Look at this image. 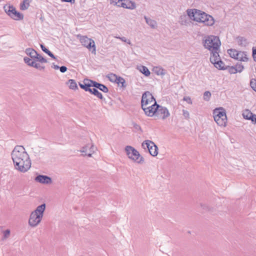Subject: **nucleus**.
Masks as SVG:
<instances>
[{
	"mask_svg": "<svg viewBox=\"0 0 256 256\" xmlns=\"http://www.w3.org/2000/svg\"><path fill=\"white\" fill-rule=\"evenodd\" d=\"M11 156L14 168L18 172L24 173L31 168V160L23 146H16L11 153Z\"/></svg>",
	"mask_w": 256,
	"mask_h": 256,
	"instance_id": "obj_1",
	"label": "nucleus"
},
{
	"mask_svg": "<svg viewBox=\"0 0 256 256\" xmlns=\"http://www.w3.org/2000/svg\"><path fill=\"white\" fill-rule=\"evenodd\" d=\"M186 12L190 18L194 21L202 23L207 26H212L214 23V18L212 16L200 10L188 9Z\"/></svg>",
	"mask_w": 256,
	"mask_h": 256,
	"instance_id": "obj_2",
	"label": "nucleus"
},
{
	"mask_svg": "<svg viewBox=\"0 0 256 256\" xmlns=\"http://www.w3.org/2000/svg\"><path fill=\"white\" fill-rule=\"evenodd\" d=\"M202 43L204 48L210 52V54L219 52L221 42L218 36L214 35L206 36L202 40Z\"/></svg>",
	"mask_w": 256,
	"mask_h": 256,
	"instance_id": "obj_3",
	"label": "nucleus"
},
{
	"mask_svg": "<svg viewBox=\"0 0 256 256\" xmlns=\"http://www.w3.org/2000/svg\"><path fill=\"white\" fill-rule=\"evenodd\" d=\"M45 209L46 204H43L30 213L28 222L29 226L35 228L38 225L42 219Z\"/></svg>",
	"mask_w": 256,
	"mask_h": 256,
	"instance_id": "obj_4",
	"label": "nucleus"
},
{
	"mask_svg": "<svg viewBox=\"0 0 256 256\" xmlns=\"http://www.w3.org/2000/svg\"><path fill=\"white\" fill-rule=\"evenodd\" d=\"M213 117L218 126L223 127L226 126L228 120L226 112L224 108L220 107L215 108L213 111Z\"/></svg>",
	"mask_w": 256,
	"mask_h": 256,
	"instance_id": "obj_5",
	"label": "nucleus"
},
{
	"mask_svg": "<svg viewBox=\"0 0 256 256\" xmlns=\"http://www.w3.org/2000/svg\"><path fill=\"white\" fill-rule=\"evenodd\" d=\"M124 150L128 157L134 162L139 164L144 162V158L134 147L127 146L125 147Z\"/></svg>",
	"mask_w": 256,
	"mask_h": 256,
	"instance_id": "obj_6",
	"label": "nucleus"
},
{
	"mask_svg": "<svg viewBox=\"0 0 256 256\" xmlns=\"http://www.w3.org/2000/svg\"><path fill=\"white\" fill-rule=\"evenodd\" d=\"M4 9L6 14L12 19L15 20H23L24 15L17 12L16 8L13 6L6 4L4 6Z\"/></svg>",
	"mask_w": 256,
	"mask_h": 256,
	"instance_id": "obj_7",
	"label": "nucleus"
},
{
	"mask_svg": "<svg viewBox=\"0 0 256 256\" xmlns=\"http://www.w3.org/2000/svg\"><path fill=\"white\" fill-rule=\"evenodd\" d=\"M228 53L232 58L235 60L242 62H247L248 60L246 52H244L231 48L228 50Z\"/></svg>",
	"mask_w": 256,
	"mask_h": 256,
	"instance_id": "obj_8",
	"label": "nucleus"
},
{
	"mask_svg": "<svg viewBox=\"0 0 256 256\" xmlns=\"http://www.w3.org/2000/svg\"><path fill=\"white\" fill-rule=\"evenodd\" d=\"M210 60L216 68L220 70H226V66L224 63L221 60L219 52H216L214 54H210Z\"/></svg>",
	"mask_w": 256,
	"mask_h": 256,
	"instance_id": "obj_9",
	"label": "nucleus"
},
{
	"mask_svg": "<svg viewBox=\"0 0 256 256\" xmlns=\"http://www.w3.org/2000/svg\"><path fill=\"white\" fill-rule=\"evenodd\" d=\"M142 146L144 150H148L152 156H157L158 148L153 142L150 140H146L142 142Z\"/></svg>",
	"mask_w": 256,
	"mask_h": 256,
	"instance_id": "obj_10",
	"label": "nucleus"
},
{
	"mask_svg": "<svg viewBox=\"0 0 256 256\" xmlns=\"http://www.w3.org/2000/svg\"><path fill=\"white\" fill-rule=\"evenodd\" d=\"M113 0V4L118 7H122L124 8L134 10L136 6L134 2L130 0Z\"/></svg>",
	"mask_w": 256,
	"mask_h": 256,
	"instance_id": "obj_11",
	"label": "nucleus"
},
{
	"mask_svg": "<svg viewBox=\"0 0 256 256\" xmlns=\"http://www.w3.org/2000/svg\"><path fill=\"white\" fill-rule=\"evenodd\" d=\"M78 36L80 37V41L82 46H86L90 50L92 48V52H96L95 44L92 40L88 38L86 36Z\"/></svg>",
	"mask_w": 256,
	"mask_h": 256,
	"instance_id": "obj_12",
	"label": "nucleus"
},
{
	"mask_svg": "<svg viewBox=\"0 0 256 256\" xmlns=\"http://www.w3.org/2000/svg\"><path fill=\"white\" fill-rule=\"evenodd\" d=\"M153 101L155 102L156 100L152 94L148 91L145 92L142 95L141 100V106L145 108L150 104Z\"/></svg>",
	"mask_w": 256,
	"mask_h": 256,
	"instance_id": "obj_13",
	"label": "nucleus"
},
{
	"mask_svg": "<svg viewBox=\"0 0 256 256\" xmlns=\"http://www.w3.org/2000/svg\"><path fill=\"white\" fill-rule=\"evenodd\" d=\"M158 110L156 113L155 116L159 117L160 118L165 120L170 116V113L168 109L164 106H160L158 104Z\"/></svg>",
	"mask_w": 256,
	"mask_h": 256,
	"instance_id": "obj_14",
	"label": "nucleus"
},
{
	"mask_svg": "<svg viewBox=\"0 0 256 256\" xmlns=\"http://www.w3.org/2000/svg\"><path fill=\"white\" fill-rule=\"evenodd\" d=\"M158 104L156 101L154 104L151 106H147L145 108H142V109L144 111L145 114L148 116H152L156 114V110H158Z\"/></svg>",
	"mask_w": 256,
	"mask_h": 256,
	"instance_id": "obj_15",
	"label": "nucleus"
},
{
	"mask_svg": "<svg viewBox=\"0 0 256 256\" xmlns=\"http://www.w3.org/2000/svg\"><path fill=\"white\" fill-rule=\"evenodd\" d=\"M35 180L42 184H50L52 182V178L47 176L38 175L35 178Z\"/></svg>",
	"mask_w": 256,
	"mask_h": 256,
	"instance_id": "obj_16",
	"label": "nucleus"
},
{
	"mask_svg": "<svg viewBox=\"0 0 256 256\" xmlns=\"http://www.w3.org/2000/svg\"><path fill=\"white\" fill-rule=\"evenodd\" d=\"M113 76L116 78L115 80H113V82L116 84L118 87L122 88V90L124 89L126 87L125 80L123 78L118 76L114 74H113Z\"/></svg>",
	"mask_w": 256,
	"mask_h": 256,
	"instance_id": "obj_17",
	"label": "nucleus"
},
{
	"mask_svg": "<svg viewBox=\"0 0 256 256\" xmlns=\"http://www.w3.org/2000/svg\"><path fill=\"white\" fill-rule=\"evenodd\" d=\"M89 82L91 83L92 86L94 87V88H98L104 92H107L108 91V88L103 84L98 83L92 80Z\"/></svg>",
	"mask_w": 256,
	"mask_h": 256,
	"instance_id": "obj_18",
	"label": "nucleus"
},
{
	"mask_svg": "<svg viewBox=\"0 0 256 256\" xmlns=\"http://www.w3.org/2000/svg\"><path fill=\"white\" fill-rule=\"evenodd\" d=\"M91 81L90 80L84 79L83 84L79 83L80 88L84 90L86 92H89L91 90L90 87L92 86L91 83L89 82Z\"/></svg>",
	"mask_w": 256,
	"mask_h": 256,
	"instance_id": "obj_19",
	"label": "nucleus"
},
{
	"mask_svg": "<svg viewBox=\"0 0 256 256\" xmlns=\"http://www.w3.org/2000/svg\"><path fill=\"white\" fill-rule=\"evenodd\" d=\"M236 40L238 44L242 46H246L248 44L247 40L243 36H238Z\"/></svg>",
	"mask_w": 256,
	"mask_h": 256,
	"instance_id": "obj_20",
	"label": "nucleus"
},
{
	"mask_svg": "<svg viewBox=\"0 0 256 256\" xmlns=\"http://www.w3.org/2000/svg\"><path fill=\"white\" fill-rule=\"evenodd\" d=\"M146 23L150 26L152 28H155L157 26L156 22L150 18H148L147 16H144V17Z\"/></svg>",
	"mask_w": 256,
	"mask_h": 256,
	"instance_id": "obj_21",
	"label": "nucleus"
},
{
	"mask_svg": "<svg viewBox=\"0 0 256 256\" xmlns=\"http://www.w3.org/2000/svg\"><path fill=\"white\" fill-rule=\"evenodd\" d=\"M155 74L158 76H164L166 74V70L160 66H156L154 68Z\"/></svg>",
	"mask_w": 256,
	"mask_h": 256,
	"instance_id": "obj_22",
	"label": "nucleus"
},
{
	"mask_svg": "<svg viewBox=\"0 0 256 256\" xmlns=\"http://www.w3.org/2000/svg\"><path fill=\"white\" fill-rule=\"evenodd\" d=\"M25 52L27 55L30 56L32 58H36V56L37 53L36 51L31 48H26Z\"/></svg>",
	"mask_w": 256,
	"mask_h": 256,
	"instance_id": "obj_23",
	"label": "nucleus"
},
{
	"mask_svg": "<svg viewBox=\"0 0 256 256\" xmlns=\"http://www.w3.org/2000/svg\"><path fill=\"white\" fill-rule=\"evenodd\" d=\"M32 0H24L20 4V8L22 10H26L30 6Z\"/></svg>",
	"mask_w": 256,
	"mask_h": 256,
	"instance_id": "obj_24",
	"label": "nucleus"
},
{
	"mask_svg": "<svg viewBox=\"0 0 256 256\" xmlns=\"http://www.w3.org/2000/svg\"><path fill=\"white\" fill-rule=\"evenodd\" d=\"M140 70L146 76H149L150 74V71L149 70L148 68L146 66H140Z\"/></svg>",
	"mask_w": 256,
	"mask_h": 256,
	"instance_id": "obj_25",
	"label": "nucleus"
},
{
	"mask_svg": "<svg viewBox=\"0 0 256 256\" xmlns=\"http://www.w3.org/2000/svg\"><path fill=\"white\" fill-rule=\"evenodd\" d=\"M90 92L96 96L98 98L101 100L103 98V96L102 93L99 92L98 90L96 88H91V90L90 91Z\"/></svg>",
	"mask_w": 256,
	"mask_h": 256,
	"instance_id": "obj_26",
	"label": "nucleus"
},
{
	"mask_svg": "<svg viewBox=\"0 0 256 256\" xmlns=\"http://www.w3.org/2000/svg\"><path fill=\"white\" fill-rule=\"evenodd\" d=\"M68 84H69V88L72 90H76L78 88L77 84L76 81L74 80H69L68 82Z\"/></svg>",
	"mask_w": 256,
	"mask_h": 256,
	"instance_id": "obj_27",
	"label": "nucleus"
},
{
	"mask_svg": "<svg viewBox=\"0 0 256 256\" xmlns=\"http://www.w3.org/2000/svg\"><path fill=\"white\" fill-rule=\"evenodd\" d=\"M88 146H86L82 147V148L80 150V152H82V153H84V154L86 156H88L89 157H91L92 154L91 153V152H92L91 150L93 148V146H92L90 147V152H89V153L87 152V148H88Z\"/></svg>",
	"mask_w": 256,
	"mask_h": 256,
	"instance_id": "obj_28",
	"label": "nucleus"
},
{
	"mask_svg": "<svg viewBox=\"0 0 256 256\" xmlns=\"http://www.w3.org/2000/svg\"><path fill=\"white\" fill-rule=\"evenodd\" d=\"M36 59L37 61H38L42 63H46L48 62L47 60L42 57L40 54H38V52L36 56V58H34Z\"/></svg>",
	"mask_w": 256,
	"mask_h": 256,
	"instance_id": "obj_29",
	"label": "nucleus"
},
{
	"mask_svg": "<svg viewBox=\"0 0 256 256\" xmlns=\"http://www.w3.org/2000/svg\"><path fill=\"white\" fill-rule=\"evenodd\" d=\"M24 60L26 64L30 66H32L35 63L34 60H32V59L28 57H24Z\"/></svg>",
	"mask_w": 256,
	"mask_h": 256,
	"instance_id": "obj_30",
	"label": "nucleus"
},
{
	"mask_svg": "<svg viewBox=\"0 0 256 256\" xmlns=\"http://www.w3.org/2000/svg\"><path fill=\"white\" fill-rule=\"evenodd\" d=\"M252 114V112L250 110H246L243 112L242 116L244 119L249 120Z\"/></svg>",
	"mask_w": 256,
	"mask_h": 256,
	"instance_id": "obj_31",
	"label": "nucleus"
},
{
	"mask_svg": "<svg viewBox=\"0 0 256 256\" xmlns=\"http://www.w3.org/2000/svg\"><path fill=\"white\" fill-rule=\"evenodd\" d=\"M211 93L209 91H206L203 96V98L205 101L208 102L210 100L211 97Z\"/></svg>",
	"mask_w": 256,
	"mask_h": 256,
	"instance_id": "obj_32",
	"label": "nucleus"
},
{
	"mask_svg": "<svg viewBox=\"0 0 256 256\" xmlns=\"http://www.w3.org/2000/svg\"><path fill=\"white\" fill-rule=\"evenodd\" d=\"M226 70H228L229 73L230 74H234L237 73L236 70L234 67V66H226Z\"/></svg>",
	"mask_w": 256,
	"mask_h": 256,
	"instance_id": "obj_33",
	"label": "nucleus"
},
{
	"mask_svg": "<svg viewBox=\"0 0 256 256\" xmlns=\"http://www.w3.org/2000/svg\"><path fill=\"white\" fill-rule=\"evenodd\" d=\"M236 72H241L244 70V66L241 63H238L234 66Z\"/></svg>",
	"mask_w": 256,
	"mask_h": 256,
	"instance_id": "obj_34",
	"label": "nucleus"
},
{
	"mask_svg": "<svg viewBox=\"0 0 256 256\" xmlns=\"http://www.w3.org/2000/svg\"><path fill=\"white\" fill-rule=\"evenodd\" d=\"M250 86L251 88L256 92V79L252 78L250 81Z\"/></svg>",
	"mask_w": 256,
	"mask_h": 256,
	"instance_id": "obj_35",
	"label": "nucleus"
},
{
	"mask_svg": "<svg viewBox=\"0 0 256 256\" xmlns=\"http://www.w3.org/2000/svg\"><path fill=\"white\" fill-rule=\"evenodd\" d=\"M132 125L133 126V128H134L136 132H142V129L139 124L135 122H132Z\"/></svg>",
	"mask_w": 256,
	"mask_h": 256,
	"instance_id": "obj_36",
	"label": "nucleus"
},
{
	"mask_svg": "<svg viewBox=\"0 0 256 256\" xmlns=\"http://www.w3.org/2000/svg\"><path fill=\"white\" fill-rule=\"evenodd\" d=\"M32 67H34L39 70H44L45 68L44 66H40V64L36 63V62Z\"/></svg>",
	"mask_w": 256,
	"mask_h": 256,
	"instance_id": "obj_37",
	"label": "nucleus"
},
{
	"mask_svg": "<svg viewBox=\"0 0 256 256\" xmlns=\"http://www.w3.org/2000/svg\"><path fill=\"white\" fill-rule=\"evenodd\" d=\"M115 38L120 40L122 42H126V43L128 44H131L130 40L126 39V38H125V37L116 36Z\"/></svg>",
	"mask_w": 256,
	"mask_h": 256,
	"instance_id": "obj_38",
	"label": "nucleus"
},
{
	"mask_svg": "<svg viewBox=\"0 0 256 256\" xmlns=\"http://www.w3.org/2000/svg\"><path fill=\"white\" fill-rule=\"evenodd\" d=\"M182 115L186 119H188L190 118L189 112L186 110H182Z\"/></svg>",
	"mask_w": 256,
	"mask_h": 256,
	"instance_id": "obj_39",
	"label": "nucleus"
},
{
	"mask_svg": "<svg viewBox=\"0 0 256 256\" xmlns=\"http://www.w3.org/2000/svg\"><path fill=\"white\" fill-rule=\"evenodd\" d=\"M249 120H250L253 123H256V114L252 113Z\"/></svg>",
	"mask_w": 256,
	"mask_h": 256,
	"instance_id": "obj_40",
	"label": "nucleus"
},
{
	"mask_svg": "<svg viewBox=\"0 0 256 256\" xmlns=\"http://www.w3.org/2000/svg\"><path fill=\"white\" fill-rule=\"evenodd\" d=\"M252 55L254 58V60L256 62V48H252Z\"/></svg>",
	"mask_w": 256,
	"mask_h": 256,
	"instance_id": "obj_41",
	"label": "nucleus"
},
{
	"mask_svg": "<svg viewBox=\"0 0 256 256\" xmlns=\"http://www.w3.org/2000/svg\"><path fill=\"white\" fill-rule=\"evenodd\" d=\"M40 48L45 53H46V54H48L50 52V50H49L48 48H46L44 46V45L41 44H40Z\"/></svg>",
	"mask_w": 256,
	"mask_h": 256,
	"instance_id": "obj_42",
	"label": "nucleus"
},
{
	"mask_svg": "<svg viewBox=\"0 0 256 256\" xmlns=\"http://www.w3.org/2000/svg\"><path fill=\"white\" fill-rule=\"evenodd\" d=\"M183 100L186 101L189 104H192V100L189 96L184 97Z\"/></svg>",
	"mask_w": 256,
	"mask_h": 256,
	"instance_id": "obj_43",
	"label": "nucleus"
},
{
	"mask_svg": "<svg viewBox=\"0 0 256 256\" xmlns=\"http://www.w3.org/2000/svg\"><path fill=\"white\" fill-rule=\"evenodd\" d=\"M10 234V230H6L4 232V238H7Z\"/></svg>",
	"mask_w": 256,
	"mask_h": 256,
	"instance_id": "obj_44",
	"label": "nucleus"
},
{
	"mask_svg": "<svg viewBox=\"0 0 256 256\" xmlns=\"http://www.w3.org/2000/svg\"><path fill=\"white\" fill-rule=\"evenodd\" d=\"M59 69L60 72L62 73L65 72L68 70L66 66H60Z\"/></svg>",
	"mask_w": 256,
	"mask_h": 256,
	"instance_id": "obj_45",
	"label": "nucleus"
},
{
	"mask_svg": "<svg viewBox=\"0 0 256 256\" xmlns=\"http://www.w3.org/2000/svg\"><path fill=\"white\" fill-rule=\"evenodd\" d=\"M47 54H48L50 57H51L54 60H56V57L50 51Z\"/></svg>",
	"mask_w": 256,
	"mask_h": 256,
	"instance_id": "obj_46",
	"label": "nucleus"
},
{
	"mask_svg": "<svg viewBox=\"0 0 256 256\" xmlns=\"http://www.w3.org/2000/svg\"><path fill=\"white\" fill-rule=\"evenodd\" d=\"M47 54H48L50 57H51L54 60H56V57L50 51Z\"/></svg>",
	"mask_w": 256,
	"mask_h": 256,
	"instance_id": "obj_47",
	"label": "nucleus"
},
{
	"mask_svg": "<svg viewBox=\"0 0 256 256\" xmlns=\"http://www.w3.org/2000/svg\"><path fill=\"white\" fill-rule=\"evenodd\" d=\"M52 68H54V70H58L60 68V66L56 64H53L52 66Z\"/></svg>",
	"mask_w": 256,
	"mask_h": 256,
	"instance_id": "obj_48",
	"label": "nucleus"
},
{
	"mask_svg": "<svg viewBox=\"0 0 256 256\" xmlns=\"http://www.w3.org/2000/svg\"><path fill=\"white\" fill-rule=\"evenodd\" d=\"M61 1L64 2H69L71 4H74L75 2L74 0H61Z\"/></svg>",
	"mask_w": 256,
	"mask_h": 256,
	"instance_id": "obj_49",
	"label": "nucleus"
},
{
	"mask_svg": "<svg viewBox=\"0 0 256 256\" xmlns=\"http://www.w3.org/2000/svg\"><path fill=\"white\" fill-rule=\"evenodd\" d=\"M107 77L110 82H112V74H108Z\"/></svg>",
	"mask_w": 256,
	"mask_h": 256,
	"instance_id": "obj_50",
	"label": "nucleus"
},
{
	"mask_svg": "<svg viewBox=\"0 0 256 256\" xmlns=\"http://www.w3.org/2000/svg\"><path fill=\"white\" fill-rule=\"evenodd\" d=\"M110 4H112V0H110Z\"/></svg>",
	"mask_w": 256,
	"mask_h": 256,
	"instance_id": "obj_51",
	"label": "nucleus"
}]
</instances>
